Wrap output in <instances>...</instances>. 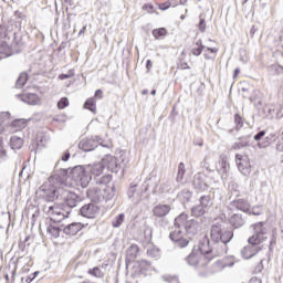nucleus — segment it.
I'll return each instance as SVG.
<instances>
[{"mask_svg":"<svg viewBox=\"0 0 283 283\" xmlns=\"http://www.w3.org/2000/svg\"><path fill=\"white\" fill-rule=\"evenodd\" d=\"M210 238L213 242V247H211V241L207 235L199 242L198 249L192 247L191 253L186 258V262L189 266H196V269L201 270L205 269L213 258L224 255V253H227V244L233 240V231L224 230L220 223H217L211 227Z\"/></svg>","mask_w":283,"mask_h":283,"instance_id":"1","label":"nucleus"},{"mask_svg":"<svg viewBox=\"0 0 283 283\" xmlns=\"http://www.w3.org/2000/svg\"><path fill=\"white\" fill-rule=\"evenodd\" d=\"M201 229L202 220L189 219V214L182 212L175 219V230L170 232L169 238L179 249H185Z\"/></svg>","mask_w":283,"mask_h":283,"instance_id":"2","label":"nucleus"},{"mask_svg":"<svg viewBox=\"0 0 283 283\" xmlns=\"http://www.w3.org/2000/svg\"><path fill=\"white\" fill-rule=\"evenodd\" d=\"M104 171L105 164H103V161L88 164L86 166H76L71 170V178L83 188L87 187L93 178L96 185H108V182H112V176L103 175Z\"/></svg>","mask_w":283,"mask_h":283,"instance_id":"3","label":"nucleus"},{"mask_svg":"<svg viewBox=\"0 0 283 283\" xmlns=\"http://www.w3.org/2000/svg\"><path fill=\"white\" fill-rule=\"evenodd\" d=\"M52 182H54V177H50L49 181L43 184L38 190L42 200H45L46 202L59 200L63 193V188H56Z\"/></svg>","mask_w":283,"mask_h":283,"instance_id":"4","label":"nucleus"},{"mask_svg":"<svg viewBox=\"0 0 283 283\" xmlns=\"http://www.w3.org/2000/svg\"><path fill=\"white\" fill-rule=\"evenodd\" d=\"M43 212L49 216V218L53 222H63L65 218L70 217V213H72V210H65L61 208V206L53 203V205H45L43 207Z\"/></svg>","mask_w":283,"mask_h":283,"instance_id":"5","label":"nucleus"},{"mask_svg":"<svg viewBox=\"0 0 283 283\" xmlns=\"http://www.w3.org/2000/svg\"><path fill=\"white\" fill-rule=\"evenodd\" d=\"M254 234L249 238V244H262L269 238L271 228L266 222H258L253 226Z\"/></svg>","mask_w":283,"mask_h":283,"instance_id":"6","label":"nucleus"},{"mask_svg":"<svg viewBox=\"0 0 283 283\" xmlns=\"http://www.w3.org/2000/svg\"><path fill=\"white\" fill-rule=\"evenodd\" d=\"M211 207H213V196L203 195L199 198V205L191 208V216L193 218H202Z\"/></svg>","mask_w":283,"mask_h":283,"instance_id":"7","label":"nucleus"},{"mask_svg":"<svg viewBox=\"0 0 283 283\" xmlns=\"http://www.w3.org/2000/svg\"><path fill=\"white\" fill-rule=\"evenodd\" d=\"M98 145H101V147H106L107 149L111 147V144H103V138L98 136L82 139L78 147L82 149V151H94Z\"/></svg>","mask_w":283,"mask_h":283,"instance_id":"8","label":"nucleus"},{"mask_svg":"<svg viewBox=\"0 0 283 283\" xmlns=\"http://www.w3.org/2000/svg\"><path fill=\"white\" fill-rule=\"evenodd\" d=\"M61 198L64 200L66 207H69L67 210L74 209L75 207H78V202H81V197L76 195L75 192H72L70 190L62 191Z\"/></svg>","mask_w":283,"mask_h":283,"instance_id":"9","label":"nucleus"},{"mask_svg":"<svg viewBox=\"0 0 283 283\" xmlns=\"http://www.w3.org/2000/svg\"><path fill=\"white\" fill-rule=\"evenodd\" d=\"M192 186L197 191H207L209 189V177L202 172H197L193 176Z\"/></svg>","mask_w":283,"mask_h":283,"instance_id":"10","label":"nucleus"},{"mask_svg":"<svg viewBox=\"0 0 283 283\" xmlns=\"http://www.w3.org/2000/svg\"><path fill=\"white\" fill-rule=\"evenodd\" d=\"M235 163L238 165L239 171H241L243 176H249L251 174V161L249 160L248 156L237 154Z\"/></svg>","mask_w":283,"mask_h":283,"instance_id":"11","label":"nucleus"},{"mask_svg":"<svg viewBox=\"0 0 283 283\" xmlns=\"http://www.w3.org/2000/svg\"><path fill=\"white\" fill-rule=\"evenodd\" d=\"M104 168L107 167L108 171L113 174H118L123 166L118 164V159L112 155H106L105 158L102 159Z\"/></svg>","mask_w":283,"mask_h":283,"instance_id":"12","label":"nucleus"},{"mask_svg":"<svg viewBox=\"0 0 283 283\" xmlns=\"http://www.w3.org/2000/svg\"><path fill=\"white\" fill-rule=\"evenodd\" d=\"M99 211H101V208H98L96 203H87L80 209L81 216H83V218H90V219L96 218Z\"/></svg>","mask_w":283,"mask_h":283,"instance_id":"13","label":"nucleus"},{"mask_svg":"<svg viewBox=\"0 0 283 283\" xmlns=\"http://www.w3.org/2000/svg\"><path fill=\"white\" fill-rule=\"evenodd\" d=\"M259 251H262L260 244L249 243V245L241 249V255L243 260H251V258L255 256Z\"/></svg>","mask_w":283,"mask_h":283,"instance_id":"14","label":"nucleus"},{"mask_svg":"<svg viewBox=\"0 0 283 283\" xmlns=\"http://www.w3.org/2000/svg\"><path fill=\"white\" fill-rule=\"evenodd\" d=\"M127 197L133 205H139L140 200H143V190L138 189V185H133L128 188Z\"/></svg>","mask_w":283,"mask_h":283,"instance_id":"15","label":"nucleus"},{"mask_svg":"<svg viewBox=\"0 0 283 283\" xmlns=\"http://www.w3.org/2000/svg\"><path fill=\"white\" fill-rule=\"evenodd\" d=\"M229 209H238V211H243V213H249L251 209V203L245 199H237L229 203Z\"/></svg>","mask_w":283,"mask_h":283,"instance_id":"16","label":"nucleus"},{"mask_svg":"<svg viewBox=\"0 0 283 283\" xmlns=\"http://www.w3.org/2000/svg\"><path fill=\"white\" fill-rule=\"evenodd\" d=\"M240 92L244 98H249V94H254L250 96V101H255L260 95V91L249 84L241 86Z\"/></svg>","mask_w":283,"mask_h":283,"instance_id":"17","label":"nucleus"},{"mask_svg":"<svg viewBox=\"0 0 283 283\" xmlns=\"http://www.w3.org/2000/svg\"><path fill=\"white\" fill-rule=\"evenodd\" d=\"M171 211V206L169 205H157L153 208V214L155 218H166Z\"/></svg>","mask_w":283,"mask_h":283,"instance_id":"18","label":"nucleus"},{"mask_svg":"<svg viewBox=\"0 0 283 283\" xmlns=\"http://www.w3.org/2000/svg\"><path fill=\"white\" fill-rule=\"evenodd\" d=\"M86 196L92 202H103V191L98 188H90Z\"/></svg>","mask_w":283,"mask_h":283,"instance_id":"19","label":"nucleus"},{"mask_svg":"<svg viewBox=\"0 0 283 283\" xmlns=\"http://www.w3.org/2000/svg\"><path fill=\"white\" fill-rule=\"evenodd\" d=\"M229 222L233 229H240V227H244L247 220L240 213H234L230 217Z\"/></svg>","mask_w":283,"mask_h":283,"instance_id":"20","label":"nucleus"},{"mask_svg":"<svg viewBox=\"0 0 283 283\" xmlns=\"http://www.w3.org/2000/svg\"><path fill=\"white\" fill-rule=\"evenodd\" d=\"M21 101L27 103V105H39L41 99L39 98V95L34 93H28L21 96Z\"/></svg>","mask_w":283,"mask_h":283,"instance_id":"21","label":"nucleus"},{"mask_svg":"<svg viewBox=\"0 0 283 283\" xmlns=\"http://www.w3.org/2000/svg\"><path fill=\"white\" fill-rule=\"evenodd\" d=\"M116 193V187L114 186H106L102 191V202L105 200V202L112 200L114 198V195Z\"/></svg>","mask_w":283,"mask_h":283,"instance_id":"22","label":"nucleus"},{"mask_svg":"<svg viewBox=\"0 0 283 283\" xmlns=\"http://www.w3.org/2000/svg\"><path fill=\"white\" fill-rule=\"evenodd\" d=\"M81 229H83V224L75 222V223H71L69 226H66L63 231L66 235H76V233L78 231H81Z\"/></svg>","mask_w":283,"mask_h":283,"instance_id":"23","label":"nucleus"},{"mask_svg":"<svg viewBox=\"0 0 283 283\" xmlns=\"http://www.w3.org/2000/svg\"><path fill=\"white\" fill-rule=\"evenodd\" d=\"M171 191V181L166 180L155 187L154 193H169Z\"/></svg>","mask_w":283,"mask_h":283,"instance_id":"24","label":"nucleus"},{"mask_svg":"<svg viewBox=\"0 0 283 283\" xmlns=\"http://www.w3.org/2000/svg\"><path fill=\"white\" fill-rule=\"evenodd\" d=\"M244 147H249V136L240 137L239 142L232 145V149L238 151V149H244Z\"/></svg>","mask_w":283,"mask_h":283,"instance_id":"25","label":"nucleus"},{"mask_svg":"<svg viewBox=\"0 0 283 283\" xmlns=\"http://www.w3.org/2000/svg\"><path fill=\"white\" fill-rule=\"evenodd\" d=\"M10 147L11 149H21L23 147V139L18 136H12L10 138Z\"/></svg>","mask_w":283,"mask_h":283,"instance_id":"26","label":"nucleus"},{"mask_svg":"<svg viewBox=\"0 0 283 283\" xmlns=\"http://www.w3.org/2000/svg\"><path fill=\"white\" fill-rule=\"evenodd\" d=\"M10 46L8 45L7 42H0V59H8L10 56Z\"/></svg>","mask_w":283,"mask_h":283,"instance_id":"27","label":"nucleus"},{"mask_svg":"<svg viewBox=\"0 0 283 283\" xmlns=\"http://www.w3.org/2000/svg\"><path fill=\"white\" fill-rule=\"evenodd\" d=\"M192 196L193 192H191L189 189H184L178 193L179 200H182L184 202H189Z\"/></svg>","mask_w":283,"mask_h":283,"instance_id":"28","label":"nucleus"},{"mask_svg":"<svg viewBox=\"0 0 283 283\" xmlns=\"http://www.w3.org/2000/svg\"><path fill=\"white\" fill-rule=\"evenodd\" d=\"M28 83V73H20L17 82H15V87L18 90H21L25 84Z\"/></svg>","mask_w":283,"mask_h":283,"instance_id":"29","label":"nucleus"},{"mask_svg":"<svg viewBox=\"0 0 283 283\" xmlns=\"http://www.w3.org/2000/svg\"><path fill=\"white\" fill-rule=\"evenodd\" d=\"M84 108L93 112V114H96V99H94L93 97L86 99V102L84 103Z\"/></svg>","mask_w":283,"mask_h":283,"instance_id":"30","label":"nucleus"},{"mask_svg":"<svg viewBox=\"0 0 283 283\" xmlns=\"http://www.w3.org/2000/svg\"><path fill=\"white\" fill-rule=\"evenodd\" d=\"M124 222H125V213H119L113 219L112 224L114 229H118Z\"/></svg>","mask_w":283,"mask_h":283,"instance_id":"31","label":"nucleus"},{"mask_svg":"<svg viewBox=\"0 0 283 283\" xmlns=\"http://www.w3.org/2000/svg\"><path fill=\"white\" fill-rule=\"evenodd\" d=\"M186 171H187V169L185 168V163H180L178 165V172H177V178H176L177 182H182Z\"/></svg>","mask_w":283,"mask_h":283,"instance_id":"32","label":"nucleus"},{"mask_svg":"<svg viewBox=\"0 0 283 283\" xmlns=\"http://www.w3.org/2000/svg\"><path fill=\"white\" fill-rule=\"evenodd\" d=\"M48 233H50V235H52V238H59V235H61V229L56 226L50 224L46 228Z\"/></svg>","mask_w":283,"mask_h":283,"instance_id":"33","label":"nucleus"},{"mask_svg":"<svg viewBox=\"0 0 283 283\" xmlns=\"http://www.w3.org/2000/svg\"><path fill=\"white\" fill-rule=\"evenodd\" d=\"M220 165H221V167L218 171H219L221 178L224 179V178H227V172L229 171V164H227L226 160H222Z\"/></svg>","mask_w":283,"mask_h":283,"instance_id":"34","label":"nucleus"},{"mask_svg":"<svg viewBox=\"0 0 283 283\" xmlns=\"http://www.w3.org/2000/svg\"><path fill=\"white\" fill-rule=\"evenodd\" d=\"M138 251H139L138 245L133 244L128 248L127 255H129V258L136 259L138 258Z\"/></svg>","mask_w":283,"mask_h":283,"instance_id":"35","label":"nucleus"},{"mask_svg":"<svg viewBox=\"0 0 283 283\" xmlns=\"http://www.w3.org/2000/svg\"><path fill=\"white\" fill-rule=\"evenodd\" d=\"M153 36H155V39H160L163 36H167V29H165V28L154 29Z\"/></svg>","mask_w":283,"mask_h":283,"instance_id":"36","label":"nucleus"},{"mask_svg":"<svg viewBox=\"0 0 283 283\" xmlns=\"http://www.w3.org/2000/svg\"><path fill=\"white\" fill-rule=\"evenodd\" d=\"M196 45L198 48H193L192 49V54L193 56H200V54H202V50H205V45H202V40H199Z\"/></svg>","mask_w":283,"mask_h":283,"instance_id":"37","label":"nucleus"},{"mask_svg":"<svg viewBox=\"0 0 283 283\" xmlns=\"http://www.w3.org/2000/svg\"><path fill=\"white\" fill-rule=\"evenodd\" d=\"M270 114H276V118H283V107L282 106H276L275 108H270L269 109Z\"/></svg>","mask_w":283,"mask_h":283,"instance_id":"38","label":"nucleus"},{"mask_svg":"<svg viewBox=\"0 0 283 283\" xmlns=\"http://www.w3.org/2000/svg\"><path fill=\"white\" fill-rule=\"evenodd\" d=\"M214 265L217 268V271H222V269H227V266H233V262L227 264L223 261L218 260L216 261Z\"/></svg>","mask_w":283,"mask_h":283,"instance_id":"39","label":"nucleus"},{"mask_svg":"<svg viewBox=\"0 0 283 283\" xmlns=\"http://www.w3.org/2000/svg\"><path fill=\"white\" fill-rule=\"evenodd\" d=\"M67 105H70V99L67 97H62L59 102H57V107L59 109H65V107H67Z\"/></svg>","mask_w":283,"mask_h":283,"instance_id":"40","label":"nucleus"},{"mask_svg":"<svg viewBox=\"0 0 283 283\" xmlns=\"http://www.w3.org/2000/svg\"><path fill=\"white\" fill-rule=\"evenodd\" d=\"M90 275H93L94 277H103V272L98 268H93L88 270Z\"/></svg>","mask_w":283,"mask_h":283,"instance_id":"41","label":"nucleus"},{"mask_svg":"<svg viewBox=\"0 0 283 283\" xmlns=\"http://www.w3.org/2000/svg\"><path fill=\"white\" fill-rule=\"evenodd\" d=\"M147 255L150 258H158L160 255V251H158V249L151 248L147 250Z\"/></svg>","mask_w":283,"mask_h":283,"instance_id":"42","label":"nucleus"},{"mask_svg":"<svg viewBox=\"0 0 283 283\" xmlns=\"http://www.w3.org/2000/svg\"><path fill=\"white\" fill-rule=\"evenodd\" d=\"M234 123L237 125V129L242 128V125H244V123L242 122V117L238 114L234 115Z\"/></svg>","mask_w":283,"mask_h":283,"instance_id":"43","label":"nucleus"},{"mask_svg":"<svg viewBox=\"0 0 283 283\" xmlns=\"http://www.w3.org/2000/svg\"><path fill=\"white\" fill-rule=\"evenodd\" d=\"M28 240H30V237H27L24 241L19 242V251L23 252L25 251V249H28V244H27Z\"/></svg>","mask_w":283,"mask_h":283,"instance_id":"44","label":"nucleus"},{"mask_svg":"<svg viewBox=\"0 0 283 283\" xmlns=\"http://www.w3.org/2000/svg\"><path fill=\"white\" fill-rule=\"evenodd\" d=\"M118 160L122 163L123 167L129 165V158H127V155L125 154L120 155Z\"/></svg>","mask_w":283,"mask_h":283,"instance_id":"45","label":"nucleus"},{"mask_svg":"<svg viewBox=\"0 0 283 283\" xmlns=\"http://www.w3.org/2000/svg\"><path fill=\"white\" fill-rule=\"evenodd\" d=\"M264 262V259H261L258 265L254 268V273H262L264 265L262 264Z\"/></svg>","mask_w":283,"mask_h":283,"instance_id":"46","label":"nucleus"},{"mask_svg":"<svg viewBox=\"0 0 283 283\" xmlns=\"http://www.w3.org/2000/svg\"><path fill=\"white\" fill-rule=\"evenodd\" d=\"M199 30L200 32H205V30H207V21L203 18H200Z\"/></svg>","mask_w":283,"mask_h":283,"instance_id":"47","label":"nucleus"},{"mask_svg":"<svg viewBox=\"0 0 283 283\" xmlns=\"http://www.w3.org/2000/svg\"><path fill=\"white\" fill-rule=\"evenodd\" d=\"M8 36V29L0 24V39H6Z\"/></svg>","mask_w":283,"mask_h":283,"instance_id":"48","label":"nucleus"},{"mask_svg":"<svg viewBox=\"0 0 283 283\" xmlns=\"http://www.w3.org/2000/svg\"><path fill=\"white\" fill-rule=\"evenodd\" d=\"M72 76H74V72L71 71L70 74H60L59 78H60V81H65L67 78H72Z\"/></svg>","mask_w":283,"mask_h":283,"instance_id":"49","label":"nucleus"},{"mask_svg":"<svg viewBox=\"0 0 283 283\" xmlns=\"http://www.w3.org/2000/svg\"><path fill=\"white\" fill-rule=\"evenodd\" d=\"M266 135V132L261 130L256 135H254V140H262V138H264V136Z\"/></svg>","mask_w":283,"mask_h":283,"instance_id":"50","label":"nucleus"},{"mask_svg":"<svg viewBox=\"0 0 283 283\" xmlns=\"http://www.w3.org/2000/svg\"><path fill=\"white\" fill-rule=\"evenodd\" d=\"M69 171L72 175V169L70 170L67 168H61L60 169V176H62V178H65V176H67Z\"/></svg>","mask_w":283,"mask_h":283,"instance_id":"51","label":"nucleus"},{"mask_svg":"<svg viewBox=\"0 0 283 283\" xmlns=\"http://www.w3.org/2000/svg\"><path fill=\"white\" fill-rule=\"evenodd\" d=\"M276 150L283 151V137L276 143Z\"/></svg>","mask_w":283,"mask_h":283,"instance_id":"52","label":"nucleus"},{"mask_svg":"<svg viewBox=\"0 0 283 283\" xmlns=\"http://www.w3.org/2000/svg\"><path fill=\"white\" fill-rule=\"evenodd\" d=\"M62 160H63V163H67L70 160V151H65L62 155Z\"/></svg>","mask_w":283,"mask_h":283,"instance_id":"53","label":"nucleus"},{"mask_svg":"<svg viewBox=\"0 0 283 283\" xmlns=\"http://www.w3.org/2000/svg\"><path fill=\"white\" fill-rule=\"evenodd\" d=\"M250 216H262V210H255L253 209L251 212L249 210L248 212Z\"/></svg>","mask_w":283,"mask_h":283,"instance_id":"54","label":"nucleus"},{"mask_svg":"<svg viewBox=\"0 0 283 283\" xmlns=\"http://www.w3.org/2000/svg\"><path fill=\"white\" fill-rule=\"evenodd\" d=\"M0 158H6V149H3L1 142H0Z\"/></svg>","mask_w":283,"mask_h":283,"instance_id":"55","label":"nucleus"},{"mask_svg":"<svg viewBox=\"0 0 283 283\" xmlns=\"http://www.w3.org/2000/svg\"><path fill=\"white\" fill-rule=\"evenodd\" d=\"M95 97H96V98H103V91H102V90H97V91L95 92Z\"/></svg>","mask_w":283,"mask_h":283,"instance_id":"56","label":"nucleus"},{"mask_svg":"<svg viewBox=\"0 0 283 283\" xmlns=\"http://www.w3.org/2000/svg\"><path fill=\"white\" fill-rule=\"evenodd\" d=\"M153 62H151V60H147V62H146V70H148V72H149V70H151V67H153Z\"/></svg>","mask_w":283,"mask_h":283,"instance_id":"57","label":"nucleus"},{"mask_svg":"<svg viewBox=\"0 0 283 283\" xmlns=\"http://www.w3.org/2000/svg\"><path fill=\"white\" fill-rule=\"evenodd\" d=\"M14 275H17V263H13V270L11 272L12 280H14Z\"/></svg>","mask_w":283,"mask_h":283,"instance_id":"58","label":"nucleus"},{"mask_svg":"<svg viewBox=\"0 0 283 283\" xmlns=\"http://www.w3.org/2000/svg\"><path fill=\"white\" fill-rule=\"evenodd\" d=\"M249 283H262V280L258 279V277H252Z\"/></svg>","mask_w":283,"mask_h":283,"instance_id":"59","label":"nucleus"},{"mask_svg":"<svg viewBox=\"0 0 283 283\" xmlns=\"http://www.w3.org/2000/svg\"><path fill=\"white\" fill-rule=\"evenodd\" d=\"M199 275H200V277H207V275H209V272L199 270Z\"/></svg>","mask_w":283,"mask_h":283,"instance_id":"60","label":"nucleus"},{"mask_svg":"<svg viewBox=\"0 0 283 283\" xmlns=\"http://www.w3.org/2000/svg\"><path fill=\"white\" fill-rule=\"evenodd\" d=\"M163 280H164V282H171V280H174V279L171 277V275H164Z\"/></svg>","mask_w":283,"mask_h":283,"instance_id":"61","label":"nucleus"},{"mask_svg":"<svg viewBox=\"0 0 283 283\" xmlns=\"http://www.w3.org/2000/svg\"><path fill=\"white\" fill-rule=\"evenodd\" d=\"M85 30H87V25H84L80 32H78V36H81V34H85Z\"/></svg>","mask_w":283,"mask_h":283,"instance_id":"62","label":"nucleus"},{"mask_svg":"<svg viewBox=\"0 0 283 283\" xmlns=\"http://www.w3.org/2000/svg\"><path fill=\"white\" fill-rule=\"evenodd\" d=\"M208 50V52H211L212 54H216V52H218V49H213V48H208L207 49Z\"/></svg>","mask_w":283,"mask_h":283,"instance_id":"63","label":"nucleus"},{"mask_svg":"<svg viewBox=\"0 0 283 283\" xmlns=\"http://www.w3.org/2000/svg\"><path fill=\"white\" fill-rule=\"evenodd\" d=\"M239 74H240V69H235V70H234V75H233L234 78H235V76H238Z\"/></svg>","mask_w":283,"mask_h":283,"instance_id":"64","label":"nucleus"}]
</instances>
